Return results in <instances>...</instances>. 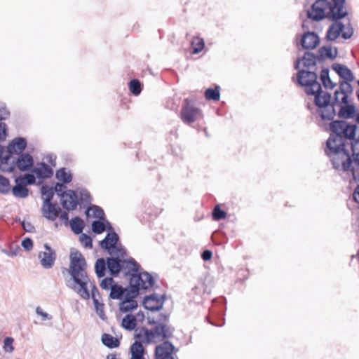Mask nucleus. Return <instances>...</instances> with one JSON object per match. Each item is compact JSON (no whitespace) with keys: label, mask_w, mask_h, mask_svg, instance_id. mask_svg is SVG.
<instances>
[{"label":"nucleus","mask_w":359,"mask_h":359,"mask_svg":"<svg viewBox=\"0 0 359 359\" xmlns=\"http://www.w3.org/2000/svg\"><path fill=\"white\" fill-rule=\"evenodd\" d=\"M329 130L331 132L326 141L325 154L336 168H348L351 163V154L346 148L347 140L354 139L358 126L345 120H330Z\"/></svg>","instance_id":"1"},{"label":"nucleus","mask_w":359,"mask_h":359,"mask_svg":"<svg viewBox=\"0 0 359 359\" xmlns=\"http://www.w3.org/2000/svg\"><path fill=\"white\" fill-rule=\"evenodd\" d=\"M297 83L306 87L305 93L314 96V104L318 107L316 113L323 121L332 120L337 115L331 93L323 92L318 82V74L309 70H299L297 74Z\"/></svg>","instance_id":"2"},{"label":"nucleus","mask_w":359,"mask_h":359,"mask_svg":"<svg viewBox=\"0 0 359 359\" xmlns=\"http://www.w3.org/2000/svg\"><path fill=\"white\" fill-rule=\"evenodd\" d=\"M69 274L73 280V285H69L82 299H89L90 295L94 299H100V292L95 285L93 284L90 294L88 284L90 278L86 273L87 263L83 255L76 249L72 248L69 255Z\"/></svg>","instance_id":"3"},{"label":"nucleus","mask_w":359,"mask_h":359,"mask_svg":"<svg viewBox=\"0 0 359 359\" xmlns=\"http://www.w3.org/2000/svg\"><path fill=\"white\" fill-rule=\"evenodd\" d=\"M124 276L130 277V285L129 287H125L126 292L121 301H136L135 299L139 295L140 290H149L155 283L152 275L147 271L136 274L127 271L124 273Z\"/></svg>","instance_id":"4"},{"label":"nucleus","mask_w":359,"mask_h":359,"mask_svg":"<svg viewBox=\"0 0 359 359\" xmlns=\"http://www.w3.org/2000/svg\"><path fill=\"white\" fill-rule=\"evenodd\" d=\"M107 269L112 277H116L124 269H128L132 273H139L140 265L133 259H121L118 257H107Z\"/></svg>","instance_id":"5"},{"label":"nucleus","mask_w":359,"mask_h":359,"mask_svg":"<svg viewBox=\"0 0 359 359\" xmlns=\"http://www.w3.org/2000/svg\"><path fill=\"white\" fill-rule=\"evenodd\" d=\"M330 2L328 0H316L311 5V10L307 11V17L314 21H320L325 18H327L328 13H325L326 9L330 10Z\"/></svg>","instance_id":"6"},{"label":"nucleus","mask_w":359,"mask_h":359,"mask_svg":"<svg viewBox=\"0 0 359 359\" xmlns=\"http://www.w3.org/2000/svg\"><path fill=\"white\" fill-rule=\"evenodd\" d=\"M147 323L149 325H154V331L157 338L161 341H168V339L173 337L175 327L168 323H163V322H156L154 318L148 317Z\"/></svg>","instance_id":"7"},{"label":"nucleus","mask_w":359,"mask_h":359,"mask_svg":"<svg viewBox=\"0 0 359 359\" xmlns=\"http://www.w3.org/2000/svg\"><path fill=\"white\" fill-rule=\"evenodd\" d=\"M202 116L201 110L189 103L188 99L184 100L182 107L180 117L182 121L187 124H191Z\"/></svg>","instance_id":"8"},{"label":"nucleus","mask_w":359,"mask_h":359,"mask_svg":"<svg viewBox=\"0 0 359 359\" xmlns=\"http://www.w3.org/2000/svg\"><path fill=\"white\" fill-rule=\"evenodd\" d=\"M345 1L346 0H332L329 6L327 19L337 21L344 18L348 15L347 11H344Z\"/></svg>","instance_id":"9"},{"label":"nucleus","mask_w":359,"mask_h":359,"mask_svg":"<svg viewBox=\"0 0 359 359\" xmlns=\"http://www.w3.org/2000/svg\"><path fill=\"white\" fill-rule=\"evenodd\" d=\"M165 299L164 295L160 296L156 293H153L144 297L142 306L147 310L157 311L163 308Z\"/></svg>","instance_id":"10"},{"label":"nucleus","mask_w":359,"mask_h":359,"mask_svg":"<svg viewBox=\"0 0 359 359\" xmlns=\"http://www.w3.org/2000/svg\"><path fill=\"white\" fill-rule=\"evenodd\" d=\"M175 346L170 341H165L155 348V359H175L172 353Z\"/></svg>","instance_id":"11"},{"label":"nucleus","mask_w":359,"mask_h":359,"mask_svg":"<svg viewBox=\"0 0 359 359\" xmlns=\"http://www.w3.org/2000/svg\"><path fill=\"white\" fill-rule=\"evenodd\" d=\"M62 198L61 204L64 209L69 211L76 209L79 204V199L76 193L74 190H68L60 194Z\"/></svg>","instance_id":"12"},{"label":"nucleus","mask_w":359,"mask_h":359,"mask_svg":"<svg viewBox=\"0 0 359 359\" xmlns=\"http://www.w3.org/2000/svg\"><path fill=\"white\" fill-rule=\"evenodd\" d=\"M332 168L336 170L351 173L353 180L359 182V154H355V158L351 157V163L348 168L344 169L342 166L336 168V165H332Z\"/></svg>","instance_id":"13"},{"label":"nucleus","mask_w":359,"mask_h":359,"mask_svg":"<svg viewBox=\"0 0 359 359\" xmlns=\"http://www.w3.org/2000/svg\"><path fill=\"white\" fill-rule=\"evenodd\" d=\"M320 43L318 35L314 32H307L302 35L301 45L304 49H314Z\"/></svg>","instance_id":"14"},{"label":"nucleus","mask_w":359,"mask_h":359,"mask_svg":"<svg viewBox=\"0 0 359 359\" xmlns=\"http://www.w3.org/2000/svg\"><path fill=\"white\" fill-rule=\"evenodd\" d=\"M27 145V142L25 137H15L8 145L7 151L10 155L20 154L26 149Z\"/></svg>","instance_id":"15"},{"label":"nucleus","mask_w":359,"mask_h":359,"mask_svg":"<svg viewBox=\"0 0 359 359\" xmlns=\"http://www.w3.org/2000/svg\"><path fill=\"white\" fill-rule=\"evenodd\" d=\"M61 211L62 209L57 204H54L52 202L42 204L41 212L43 216L48 220H55Z\"/></svg>","instance_id":"16"},{"label":"nucleus","mask_w":359,"mask_h":359,"mask_svg":"<svg viewBox=\"0 0 359 359\" xmlns=\"http://www.w3.org/2000/svg\"><path fill=\"white\" fill-rule=\"evenodd\" d=\"M34 165V158L28 153L20 154L15 161V165L22 172L28 171Z\"/></svg>","instance_id":"17"},{"label":"nucleus","mask_w":359,"mask_h":359,"mask_svg":"<svg viewBox=\"0 0 359 359\" xmlns=\"http://www.w3.org/2000/svg\"><path fill=\"white\" fill-rule=\"evenodd\" d=\"M119 241V236L118 234L114 232H109L105 238L100 241V246L104 250H107L108 252L112 255L113 252L111 250H114L116 248V245Z\"/></svg>","instance_id":"18"},{"label":"nucleus","mask_w":359,"mask_h":359,"mask_svg":"<svg viewBox=\"0 0 359 359\" xmlns=\"http://www.w3.org/2000/svg\"><path fill=\"white\" fill-rule=\"evenodd\" d=\"M332 69L342 79V81H353L355 79L351 70L344 65L334 63L332 65Z\"/></svg>","instance_id":"19"},{"label":"nucleus","mask_w":359,"mask_h":359,"mask_svg":"<svg viewBox=\"0 0 359 359\" xmlns=\"http://www.w3.org/2000/svg\"><path fill=\"white\" fill-rule=\"evenodd\" d=\"M340 109L337 114L338 117L342 120L353 118L356 115V107L354 104H341Z\"/></svg>","instance_id":"20"},{"label":"nucleus","mask_w":359,"mask_h":359,"mask_svg":"<svg viewBox=\"0 0 359 359\" xmlns=\"http://www.w3.org/2000/svg\"><path fill=\"white\" fill-rule=\"evenodd\" d=\"M38 257L40 260L41 265L46 269H51L56 260V252H40L39 253Z\"/></svg>","instance_id":"21"},{"label":"nucleus","mask_w":359,"mask_h":359,"mask_svg":"<svg viewBox=\"0 0 359 359\" xmlns=\"http://www.w3.org/2000/svg\"><path fill=\"white\" fill-rule=\"evenodd\" d=\"M345 26L341 22L336 21V23L332 24L326 33V38L328 41L336 40L341 34Z\"/></svg>","instance_id":"22"},{"label":"nucleus","mask_w":359,"mask_h":359,"mask_svg":"<svg viewBox=\"0 0 359 359\" xmlns=\"http://www.w3.org/2000/svg\"><path fill=\"white\" fill-rule=\"evenodd\" d=\"M32 172L34 173L39 179H46L52 177L53 170L46 163H41L39 167L32 169Z\"/></svg>","instance_id":"23"},{"label":"nucleus","mask_w":359,"mask_h":359,"mask_svg":"<svg viewBox=\"0 0 359 359\" xmlns=\"http://www.w3.org/2000/svg\"><path fill=\"white\" fill-rule=\"evenodd\" d=\"M350 82L351 81H341L339 82L341 94L343 95L342 97L341 98V103L342 104H348V102H349V95L352 94L353 91V88Z\"/></svg>","instance_id":"24"},{"label":"nucleus","mask_w":359,"mask_h":359,"mask_svg":"<svg viewBox=\"0 0 359 359\" xmlns=\"http://www.w3.org/2000/svg\"><path fill=\"white\" fill-rule=\"evenodd\" d=\"M15 185L12 189L13 194L18 198H25L29 195V189L23 184L20 183L16 178Z\"/></svg>","instance_id":"25"},{"label":"nucleus","mask_w":359,"mask_h":359,"mask_svg":"<svg viewBox=\"0 0 359 359\" xmlns=\"http://www.w3.org/2000/svg\"><path fill=\"white\" fill-rule=\"evenodd\" d=\"M337 55V49L335 48V53L333 54L330 46H322L318 50L317 58L318 61H324L325 57L334 60Z\"/></svg>","instance_id":"26"},{"label":"nucleus","mask_w":359,"mask_h":359,"mask_svg":"<svg viewBox=\"0 0 359 359\" xmlns=\"http://www.w3.org/2000/svg\"><path fill=\"white\" fill-rule=\"evenodd\" d=\"M329 73L330 70L328 68L323 69L320 74V79L321 80L322 84L325 88L332 90L337 86V83L332 81Z\"/></svg>","instance_id":"27"},{"label":"nucleus","mask_w":359,"mask_h":359,"mask_svg":"<svg viewBox=\"0 0 359 359\" xmlns=\"http://www.w3.org/2000/svg\"><path fill=\"white\" fill-rule=\"evenodd\" d=\"M101 341L105 346L109 348H117L120 345V341L118 338L107 333L102 335Z\"/></svg>","instance_id":"28"},{"label":"nucleus","mask_w":359,"mask_h":359,"mask_svg":"<svg viewBox=\"0 0 359 359\" xmlns=\"http://www.w3.org/2000/svg\"><path fill=\"white\" fill-rule=\"evenodd\" d=\"M137 325V319L135 316L132 314H127L123 318L121 321V326L126 330H133Z\"/></svg>","instance_id":"29"},{"label":"nucleus","mask_w":359,"mask_h":359,"mask_svg":"<svg viewBox=\"0 0 359 359\" xmlns=\"http://www.w3.org/2000/svg\"><path fill=\"white\" fill-rule=\"evenodd\" d=\"M301 59L303 62L304 67L307 68L316 66V60H318L317 55L309 51L305 52Z\"/></svg>","instance_id":"30"},{"label":"nucleus","mask_w":359,"mask_h":359,"mask_svg":"<svg viewBox=\"0 0 359 359\" xmlns=\"http://www.w3.org/2000/svg\"><path fill=\"white\" fill-rule=\"evenodd\" d=\"M69 225L72 231L75 234H80L84 228V222L79 217H75L71 219Z\"/></svg>","instance_id":"31"},{"label":"nucleus","mask_w":359,"mask_h":359,"mask_svg":"<svg viewBox=\"0 0 359 359\" xmlns=\"http://www.w3.org/2000/svg\"><path fill=\"white\" fill-rule=\"evenodd\" d=\"M126 292L125 287L115 283L110 290L109 297L112 299L121 300Z\"/></svg>","instance_id":"32"},{"label":"nucleus","mask_w":359,"mask_h":359,"mask_svg":"<svg viewBox=\"0 0 359 359\" xmlns=\"http://www.w3.org/2000/svg\"><path fill=\"white\" fill-rule=\"evenodd\" d=\"M107 269V259L104 258H99L95 264V271L98 278L104 277L105 275L106 269Z\"/></svg>","instance_id":"33"},{"label":"nucleus","mask_w":359,"mask_h":359,"mask_svg":"<svg viewBox=\"0 0 359 359\" xmlns=\"http://www.w3.org/2000/svg\"><path fill=\"white\" fill-rule=\"evenodd\" d=\"M118 309L122 313H128L136 309L138 306L137 301H121Z\"/></svg>","instance_id":"34"},{"label":"nucleus","mask_w":359,"mask_h":359,"mask_svg":"<svg viewBox=\"0 0 359 359\" xmlns=\"http://www.w3.org/2000/svg\"><path fill=\"white\" fill-rule=\"evenodd\" d=\"M90 210L93 211V216L94 217H96V218L99 219L100 220L104 219V216L105 215H104V210L100 206H97V205H91L88 206L87 210H86V215L87 217H90V214H89V212Z\"/></svg>","instance_id":"35"},{"label":"nucleus","mask_w":359,"mask_h":359,"mask_svg":"<svg viewBox=\"0 0 359 359\" xmlns=\"http://www.w3.org/2000/svg\"><path fill=\"white\" fill-rule=\"evenodd\" d=\"M56 177L58 180L62 182L63 184H68L72 180V175L70 172H67L65 168H62L56 172Z\"/></svg>","instance_id":"36"},{"label":"nucleus","mask_w":359,"mask_h":359,"mask_svg":"<svg viewBox=\"0 0 359 359\" xmlns=\"http://www.w3.org/2000/svg\"><path fill=\"white\" fill-rule=\"evenodd\" d=\"M34 173H25L24 175L17 177L16 179L23 184L25 186L33 185L36 183V177L34 175Z\"/></svg>","instance_id":"37"},{"label":"nucleus","mask_w":359,"mask_h":359,"mask_svg":"<svg viewBox=\"0 0 359 359\" xmlns=\"http://www.w3.org/2000/svg\"><path fill=\"white\" fill-rule=\"evenodd\" d=\"M205 96L208 100H219L220 98L219 87L216 86L215 88H208L205 92Z\"/></svg>","instance_id":"38"},{"label":"nucleus","mask_w":359,"mask_h":359,"mask_svg":"<svg viewBox=\"0 0 359 359\" xmlns=\"http://www.w3.org/2000/svg\"><path fill=\"white\" fill-rule=\"evenodd\" d=\"M41 194L46 196V198L43 201V204L50 203L54 196L53 189L45 184L41 187Z\"/></svg>","instance_id":"39"},{"label":"nucleus","mask_w":359,"mask_h":359,"mask_svg":"<svg viewBox=\"0 0 359 359\" xmlns=\"http://www.w3.org/2000/svg\"><path fill=\"white\" fill-rule=\"evenodd\" d=\"M129 88L133 95H138L142 89V83L138 79H133L129 83Z\"/></svg>","instance_id":"40"},{"label":"nucleus","mask_w":359,"mask_h":359,"mask_svg":"<svg viewBox=\"0 0 359 359\" xmlns=\"http://www.w3.org/2000/svg\"><path fill=\"white\" fill-rule=\"evenodd\" d=\"M191 46L193 48L192 53L194 54H197L204 48V40L198 37L194 38L193 41H191Z\"/></svg>","instance_id":"41"},{"label":"nucleus","mask_w":359,"mask_h":359,"mask_svg":"<svg viewBox=\"0 0 359 359\" xmlns=\"http://www.w3.org/2000/svg\"><path fill=\"white\" fill-rule=\"evenodd\" d=\"M142 332H144V339L142 340V342L150 343L152 339L157 338L154 331V327L151 330H149L145 327H142Z\"/></svg>","instance_id":"42"},{"label":"nucleus","mask_w":359,"mask_h":359,"mask_svg":"<svg viewBox=\"0 0 359 359\" xmlns=\"http://www.w3.org/2000/svg\"><path fill=\"white\" fill-rule=\"evenodd\" d=\"M106 230L104 220H95L92 222V231L96 234L103 233Z\"/></svg>","instance_id":"43"},{"label":"nucleus","mask_w":359,"mask_h":359,"mask_svg":"<svg viewBox=\"0 0 359 359\" xmlns=\"http://www.w3.org/2000/svg\"><path fill=\"white\" fill-rule=\"evenodd\" d=\"M130 350L131 355L144 354V348L140 341H135L131 345Z\"/></svg>","instance_id":"44"},{"label":"nucleus","mask_w":359,"mask_h":359,"mask_svg":"<svg viewBox=\"0 0 359 359\" xmlns=\"http://www.w3.org/2000/svg\"><path fill=\"white\" fill-rule=\"evenodd\" d=\"M11 185L8 178L0 175V192L6 194L10 191Z\"/></svg>","instance_id":"45"},{"label":"nucleus","mask_w":359,"mask_h":359,"mask_svg":"<svg viewBox=\"0 0 359 359\" xmlns=\"http://www.w3.org/2000/svg\"><path fill=\"white\" fill-rule=\"evenodd\" d=\"M226 212L222 210L219 205H215L212 211V218L215 221H219L226 217Z\"/></svg>","instance_id":"46"},{"label":"nucleus","mask_w":359,"mask_h":359,"mask_svg":"<svg viewBox=\"0 0 359 359\" xmlns=\"http://www.w3.org/2000/svg\"><path fill=\"white\" fill-rule=\"evenodd\" d=\"M82 203H90L91 196L89 191L86 189H82L79 191V200Z\"/></svg>","instance_id":"47"},{"label":"nucleus","mask_w":359,"mask_h":359,"mask_svg":"<svg viewBox=\"0 0 359 359\" xmlns=\"http://www.w3.org/2000/svg\"><path fill=\"white\" fill-rule=\"evenodd\" d=\"M93 301V304H94L96 312L98 314L99 317L101 319L104 320L106 318V316H105L104 311V304L100 303L99 299H94Z\"/></svg>","instance_id":"48"},{"label":"nucleus","mask_w":359,"mask_h":359,"mask_svg":"<svg viewBox=\"0 0 359 359\" xmlns=\"http://www.w3.org/2000/svg\"><path fill=\"white\" fill-rule=\"evenodd\" d=\"M79 240L85 248H91L93 247V240L90 236L86 233H81L79 237Z\"/></svg>","instance_id":"49"},{"label":"nucleus","mask_w":359,"mask_h":359,"mask_svg":"<svg viewBox=\"0 0 359 359\" xmlns=\"http://www.w3.org/2000/svg\"><path fill=\"white\" fill-rule=\"evenodd\" d=\"M113 252L112 254L116 255V257H118L121 259H125L124 257L126 256V250L121 245L117 246L116 245V248L114 250H111Z\"/></svg>","instance_id":"50"},{"label":"nucleus","mask_w":359,"mask_h":359,"mask_svg":"<svg viewBox=\"0 0 359 359\" xmlns=\"http://www.w3.org/2000/svg\"><path fill=\"white\" fill-rule=\"evenodd\" d=\"M115 284L112 277L104 278L100 283V287L104 290H109Z\"/></svg>","instance_id":"51"},{"label":"nucleus","mask_w":359,"mask_h":359,"mask_svg":"<svg viewBox=\"0 0 359 359\" xmlns=\"http://www.w3.org/2000/svg\"><path fill=\"white\" fill-rule=\"evenodd\" d=\"M350 141L351 149L352 151V155H351L352 158H355V154H359V152L355 151L356 145L359 144V136L358 137H354V139L348 140Z\"/></svg>","instance_id":"52"},{"label":"nucleus","mask_w":359,"mask_h":359,"mask_svg":"<svg viewBox=\"0 0 359 359\" xmlns=\"http://www.w3.org/2000/svg\"><path fill=\"white\" fill-rule=\"evenodd\" d=\"M13 342V339L12 337H7L4 339V347L6 351L11 353L14 350V347L12 344Z\"/></svg>","instance_id":"53"},{"label":"nucleus","mask_w":359,"mask_h":359,"mask_svg":"<svg viewBox=\"0 0 359 359\" xmlns=\"http://www.w3.org/2000/svg\"><path fill=\"white\" fill-rule=\"evenodd\" d=\"M10 115V112L4 105L0 104V121L6 120Z\"/></svg>","instance_id":"54"},{"label":"nucleus","mask_w":359,"mask_h":359,"mask_svg":"<svg viewBox=\"0 0 359 359\" xmlns=\"http://www.w3.org/2000/svg\"><path fill=\"white\" fill-rule=\"evenodd\" d=\"M21 245L25 250H30L32 249L33 247V241L31 238L27 237L22 241Z\"/></svg>","instance_id":"55"},{"label":"nucleus","mask_w":359,"mask_h":359,"mask_svg":"<svg viewBox=\"0 0 359 359\" xmlns=\"http://www.w3.org/2000/svg\"><path fill=\"white\" fill-rule=\"evenodd\" d=\"M7 135V126L4 123H0V141L6 139Z\"/></svg>","instance_id":"56"},{"label":"nucleus","mask_w":359,"mask_h":359,"mask_svg":"<svg viewBox=\"0 0 359 359\" xmlns=\"http://www.w3.org/2000/svg\"><path fill=\"white\" fill-rule=\"evenodd\" d=\"M36 313L38 315L41 316L43 320L52 319V316L50 315H49L48 313H47L46 312L43 311V310L41 309V308L40 306L36 307Z\"/></svg>","instance_id":"57"},{"label":"nucleus","mask_w":359,"mask_h":359,"mask_svg":"<svg viewBox=\"0 0 359 359\" xmlns=\"http://www.w3.org/2000/svg\"><path fill=\"white\" fill-rule=\"evenodd\" d=\"M341 93L340 88L336 90L334 93V96L332 98L333 104L335 107L337 105H341L342 103H341V100H339V95Z\"/></svg>","instance_id":"58"},{"label":"nucleus","mask_w":359,"mask_h":359,"mask_svg":"<svg viewBox=\"0 0 359 359\" xmlns=\"http://www.w3.org/2000/svg\"><path fill=\"white\" fill-rule=\"evenodd\" d=\"M22 228L27 232L32 233L35 231L34 226L29 222L23 221L22 222Z\"/></svg>","instance_id":"59"},{"label":"nucleus","mask_w":359,"mask_h":359,"mask_svg":"<svg viewBox=\"0 0 359 359\" xmlns=\"http://www.w3.org/2000/svg\"><path fill=\"white\" fill-rule=\"evenodd\" d=\"M353 34V29L352 27H348L346 31L341 32V36L344 39H350Z\"/></svg>","instance_id":"60"},{"label":"nucleus","mask_w":359,"mask_h":359,"mask_svg":"<svg viewBox=\"0 0 359 359\" xmlns=\"http://www.w3.org/2000/svg\"><path fill=\"white\" fill-rule=\"evenodd\" d=\"M143 336H144V332H142V327L136 328L135 332V339L137 340H139L140 342L141 341L142 342V340L144 339H142Z\"/></svg>","instance_id":"61"},{"label":"nucleus","mask_w":359,"mask_h":359,"mask_svg":"<svg viewBox=\"0 0 359 359\" xmlns=\"http://www.w3.org/2000/svg\"><path fill=\"white\" fill-rule=\"evenodd\" d=\"M66 187L63 184L57 182L56 183L53 191H55L60 196V194H63L65 191H64V189Z\"/></svg>","instance_id":"62"},{"label":"nucleus","mask_w":359,"mask_h":359,"mask_svg":"<svg viewBox=\"0 0 359 359\" xmlns=\"http://www.w3.org/2000/svg\"><path fill=\"white\" fill-rule=\"evenodd\" d=\"M212 257V252L209 250H205L201 253V258L204 261H208V260L211 259Z\"/></svg>","instance_id":"63"},{"label":"nucleus","mask_w":359,"mask_h":359,"mask_svg":"<svg viewBox=\"0 0 359 359\" xmlns=\"http://www.w3.org/2000/svg\"><path fill=\"white\" fill-rule=\"evenodd\" d=\"M169 320V314L161 313L159 314L158 318L156 322H163V323H168Z\"/></svg>","instance_id":"64"}]
</instances>
